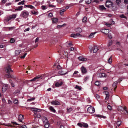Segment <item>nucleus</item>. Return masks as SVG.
<instances>
[{
  "instance_id": "obj_4",
  "label": "nucleus",
  "mask_w": 128,
  "mask_h": 128,
  "mask_svg": "<svg viewBox=\"0 0 128 128\" xmlns=\"http://www.w3.org/2000/svg\"><path fill=\"white\" fill-rule=\"evenodd\" d=\"M112 2L109 0H107L106 2V6L107 7L110 8L112 6Z\"/></svg>"
},
{
  "instance_id": "obj_25",
  "label": "nucleus",
  "mask_w": 128,
  "mask_h": 128,
  "mask_svg": "<svg viewBox=\"0 0 128 128\" xmlns=\"http://www.w3.org/2000/svg\"><path fill=\"white\" fill-rule=\"evenodd\" d=\"M66 10V9H62L60 10V14L62 16L64 14V12Z\"/></svg>"
},
{
  "instance_id": "obj_20",
  "label": "nucleus",
  "mask_w": 128,
  "mask_h": 128,
  "mask_svg": "<svg viewBox=\"0 0 128 128\" xmlns=\"http://www.w3.org/2000/svg\"><path fill=\"white\" fill-rule=\"evenodd\" d=\"M23 6H20L18 7L17 8L15 9L16 11H20L22 10V9Z\"/></svg>"
},
{
  "instance_id": "obj_18",
  "label": "nucleus",
  "mask_w": 128,
  "mask_h": 128,
  "mask_svg": "<svg viewBox=\"0 0 128 128\" xmlns=\"http://www.w3.org/2000/svg\"><path fill=\"white\" fill-rule=\"evenodd\" d=\"M49 110L52 112L55 113L56 112V110L52 106H50L49 108Z\"/></svg>"
},
{
  "instance_id": "obj_30",
  "label": "nucleus",
  "mask_w": 128,
  "mask_h": 128,
  "mask_svg": "<svg viewBox=\"0 0 128 128\" xmlns=\"http://www.w3.org/2000/svg\"><path fill=\"white\" fill-rule=\"evenodd\" d=\"M112 56H110V58L108 60V62L110 64H111L112 62Z\"/></svg>"
},
{
  "instance_id": "obj_52",
  "label": "nucleus",
  "mask_w": 128,
  "mask_h": 128,
  "mask_svg": "<svg viewBox=\"0 0 128 128\" xmlns=\"http://www.w3.org/2000/svg\"><path fill=\"white\" fill-rule=\"evenodd\" d=\"M14 104H18V100H17L15 99L14 101Z\"/></svg>"
},
{
  "instance_id": "obj_15",
  "label": "nucleus",
  "mask_w": 128,
  "mask_h": 128,
  "mask_svg": "<svg viewBox=\"0 0 128 128\" xmlns=\"http://www.w3.org/2000/svg\"><path fill=\"white\" fill-rule=\"evenodd\" d=\"M78 59L79 60L82 61H86V60L87 59L86 58H84L82 56H80L78 58Z\"/></svg>"
},
{
  "instance_id": "obj_37",
  "label": "nucleus",
  "mask_w": 128,
  "mask_h": 128,
  "mask_svg": "<svg viewBox=\"0 0 128 128\" xmlns=\"http://www.w3.org/2000/svg\"><path fill=\"white\" fill-rule=\"evenodd\" d=\"M112 42L111 40H109V43L108 44V47H109L112 45Z\"/></svg>"
},
{
  "instance_id": "obj_40",
  "label": "nucleus",
  "mask_w": 128,
  "mask_h": 128,
  "mask_svg": "<svg viewBox=\"0 0 128 128\" xmlns=\"http://www.w3.org/2000/svg\"><path fill=\"white\" fill-rule=\"evenodd\" d=\"M9 29V30H11L14 29L15 28V27L14 26L13 27H7Z\"/></svg>"
},
{
  "instance_id": "obj_26",
  "label": "nucleus",
  "mask_w": 128,
  "mask_h": 128,
  "mask_svg": "<svg viewBox=\"0 0 128 128\" xmlns=\"http://www.w3.org/2000/svg\"><path fill=\"white\" fill-rule=\"evenodd\" d=\"M76 32H82V30L80 28H76Z\"/></svg>"
},
{
  "instance_id": "obj_12",
  "label": "nucleus",
  "mask_w": 128,
  "mask_h": 128,
  "mask_svg": "<svg viewBox=\"0 0 128 128\" xmlns=\"http://www.w3.org/2000/svg\"><path fill=\"white\" fill-rule=\"evenodd\" d=\"M51 103L52 104H54L55 105H60V103L59 102L56 100L53 101L51 102Z\"/></svg>"
},
{
  "instance_id": "obj_21",
  "label": "nucleus",
  "mask_w": 128,
  "mask_h": 128,
  "mask_svg": "<svg viewBox=\"0 0 128 128\" xmlns=\"http://www.w3.org/2000/svg\"><path fill=\"white\" fill-rule=\"evenodd\" d=\"M20 90H16L15 91L12 92V93L13 94H18L20 93Z\"/></svg>"
},
{
  "instance_id": "obj_58",
  "label": "nucleus",
  "mask_w": 128,
  "mask_h": 128,
  "mask_svg": "<svg viewBox=\"0 0 128 128\" xmlns=\"http://www.w3.org/2000/svg\"><path fill=\"white\" fill-rule=\"evenodd\" d=\"M72 108H70L69 109H67V111L68 112V113L72 111Z\"/></svg>"
},
{
  "instance_id": "obj_13",
  "label": "nucleus",
  "mask_w": 128,
  "mask_h": 128,
  "mask_svg": "<svg viewBox=\"0 0 128 128\" xmlns=\"http://www.w3.org/2000/svg\"><path fill=\"white\" fill-rule=\"evenodd\" d=\"M41 76H38L30 80V82L35 81L36 80H38V79L40 78Z\"/></svg>"
},
{
  "instance_id": "obj_28",
  "label": "nucleus",
  "mask_w": 128,
  "mask_h": 128,
  "mask_svg": "<svg viewBox=\"0 0 128 128\" xmlns=\"http://www.w3.org/2000/svg\"><path fill=\"white\" fill-rule=\"evenodd\" d=\"M25 6L28 8H30L31 9H35L34 7L31 5H26Z\"/></svg>"
},
{
  "instance_id": "obj_17",
  "label": "nucleus",
  "mask_w": 128,
  "mask_h": 128,
  "mask_svg": "<svg viewBox=\"0 0 128 128\" xmlns=\"http://www.w3.org/2000/svg\"><path fill=\"white\" fill-rule=\"evenodd\" d=\"M46 123L44 124V127L46 128H48L49 126V124L48 123V120L46 118Z\"/></svg>"
},
{
  "instance_id": "obj_29",
  "label": "nucleus",
  "mask_w": 128,
  "mask_h": 128,
  "mask_svg": "<svg viewBox=\"0 0 128 128\" xmlns=\"http://www.w3.org/2000/svg\"><path fill=\"white\" fill-rule=\"evenodd\" d=\"M87 18L86 16L84 17L82 19V22L84 23H85L87 22Z\"/></svg>"
},
{
  "instance_id": "obj_64",
  "label": "nucleus",
  "mask_w": 128,
  "mask_h": 128,
  "mask_svg": "<svg viewBox=\"0 0 128 128\" xmlns=\"http://www.w3.org/2000/svg\"><path fill=\"white\" fill-rule=\"evenodd\" d=\"M72 45V43L70 42L68 43V46H71Z\"/></svg>"
},
{
  "instance_id": "obj_10",
  "label": "nucleus",
  "mask_w": 128,
  "mask_h": 128,
  "mask_svg": "<svg viewBox=\"0 0 128 128\" xmlns=\"http://www.w3.org/2000/svg\"><path fill=\"white\" fill-rule=\"evenodd\" d=\"M34 10H32L31 11V14L36 15L38 14V12L36 10L34 9Z\"/></svg>"
},
{
  "instance_id": "obj_57",
  "label": "nucleus",
  "mask_w": 128,
  "mask_h": 128,
  "mask_svg": "<svg viewBox=\"0 0 128 128\" xmlns=\"http://www.w3.org/2000/svg\"><path fill=\"white\" fill-rule=\"evenodd\" d=\"M11 123L12 124H15L16 125H20V124H18V123H17L16 122H11Z\"/></svg>"
},
{
  "instance_id": "obj_9",
  "label": "nucleus",
  "mask_w": 128,
  "mask_h": 128,
  "mask_svg": "<svg viewBox=\"0 0 128 128\" xmlns=\"http://www.w3.org/2000/svg\"><path fill=\"white\" fill-rule=\"evenodd\" d=\"M81 68V70L82 73L84 74L86 73L87 71L86 68L84 66H82Z\"/></svg>"
},
{
  "instance_id": "obj_60",
  "label": "nucleus",
  "mask_w": 128,
  "mask_h": 128,
  "mask_svg": "<svg viewBox=\"0 0 128 128\" xmlns=\"http://www.w3.org/2000/svg\"><path fill=\"white\" fill-rule=\"evenodd\" d=\"M106 25L108 27H110L112 26L111 24L109 23H106Z\"/></svg>"
},
{
  "instance_id": "obj_41",
  "label": "nucleus",
  "mask_w": 128,
  "mask_h": 128,
  "mask_svg": "<svg viewBox=\"0 0 128 128\" xmlns=\"http://www.w3.org/2000/svg\"><path fill=\"white\" fill-rule=\"evenodd\" d=\"M66 24H64L62 25H58L57 26V27L58 28H60L63 27L64 26L66 25Z\"/></svg>"
},
{
  "instance_id": "obj_44",
  "label": "nucleus",
  "mask_w": 128,
  "mask_h": 128,
  "mask_svg": "<svg viewBox=\"0 0 128 128\" xmlns=\"http://www.w3.org/2000/svg\"><path fill=\"white\" fill-rule=\"evenodd\" d=\"M88 126V124H87L83 123V126L84 128H87Z\"/></svg>"
},
{
  "instance_id": "obj_8",
  "label": "nucleus",
  "mask_w": 128,
  "mask_h": 128,
  "mask_svg": "<svg viewBox=\"0 0 128 128\" xmlns=\"http://www.w3.org/2000/svg\"><path fill=\"white\" fill-rule=\"evenodd\" d=\"M97 76L99 77H104L106 76V74L104 73L100 72L97 74Z\"/></svg>"
},
{
  "instance_id": "obj_46",
  "label": "nucleus",
  "mask_w": 128,
  "mask_h": 128,
  "mask_svg": "<svg viewBox=\"0 0 128 128\" xmlns=\"http://www.w3.org/2000/svg\"><path fill=\"white\" fill-rule=\"evenodd\" d=\"M62 68L60 66V65L59 64H58V65L57 66V67H56V69L57 68L58 69V70L62 69Z\"/></svg>"
},
{
  "instance_id": "obj_38",
  "label": "nucleus",
  "mask_w": 128,
  "mask_h": 128,
  "mask_svg": "<svg viewBox=\"0 0 128 128\" xmlns=\"http://www.w3.org/2000/svg\"><path fill=\"white\" fill-rule=\"evenodd\" d=\"M75 88L80 90H81L82 89V88L80 86L77 85L76 86Z\"/></svg>"
},
{
  "instance_id": "obj_62",
  "label": "nucleus",
  "mask_w": 128,
  "mask_h": 128,
  "mask_svg": "<svg viewBox=\"0 0 128 128\" xmlns=\"http://www.w3.org/2000/svg\"><path fill=\"white\" fill-rule=\"evenodd\" d=\"M108 34V38L110 39H111L112 38V36L111 34Z\"/></svg>"
},
{
  "instance_id": "obj_51",
  "label": "nucleus",
  "mask_w": 128,
  "mask_h": 128,
  "mask_svg": "<svg viewBox=\"0 0 128 128\" xmlns=\"http://www.w3.org/2000/svg\"><path fill=\"white\" fill-rule=\"evenodd\" d=\"M77 125L81 127L83 126V124H82L80 122L78 123Z\"/></svg>"
},
{
  "instance_id": "obj_14",
  "label": "nucleus",
  "mask_w": 128,
  "mask_h": 128,
  "mask_svg": "<svg viewBox=\"0 0 128 128\" xmlns=\"http://www.w3.org/2000/svg\"><path fill=\"white\" fill-rule=\"evenodd\" d=\"M109 30L107 29L102 30V32L104 34H108L109 32Z\"/></svg>"
},
{
  "instance_id": "obj_11",
  "label": "nucleus",
  "mask_w": 128,
  "mask_h": 128,
  "mask_svg": "<svg viewBox=\"0 0 128 128\" xmlns=\"http://www.w3.org/2000/svg\"><path fill=\"white\" fill-rule=\"evenodd\" d=\"M101 11H103L106 10V8H105L104 6L102 5H100L98 8Z\"/></svg>"
},
{
  "instance_id": "obj_54",
  "label": "nucleus",
  "mask_w": 128,
  "mask_h": 128,
  "mask_svg": "<svg viewBox=\"0 0 128 128\" xmlns=\"http://www.w3.org/2000/svg\"><path fill=\"white\" fill-rule=\"evenodd\" d=\"M124 66H128V62L126 64H124L122 65V68H123Z\"/></svg>"
},
{
  "instance_id": "obj_55",
  "label": "nucleus",
  "mask_w": 128,
  "mask_h": 128,
  "mask_svg": "<svg viewBox=\"0 0 128 128\" xmlns=\"http://www.w3.org/2000/svg\"><path fill=\"white\" fill-rule=\"evenodd\" d=\"M95 84L96 85L98 86L100 85V83L98 81H96L95 83Z\"/></svg>"
},
{
  "instance_id": "obj_31",
  "label": "nucleus",
  "mask_w": 128,
  "mask_h": 128,
  "mask_svg": "<svg viewBox=\"0 0 128 128\" xmlns=\"http://www.w3.org/2000/svg\"><path fill=\"white\" fill-rule=\"evenodd\" d=\"M118 110L122 111L124 110V108L122 106H118Z\"/></svg>"
},
{
  "instance_id": "obj_2",
  "label": "nucleus",
  "mask_w": 128,
  "mask_h": 128,
  "mask_svg": "<svg viewBox=\"0 0 128 128\" xmlns=\"http://www.w3.org/2000/svg\"><path fill=\"white\" fill-rule=\"evenodd\" d=\"M29 15L28 12L26 10H24L20 14V16L23 18H27Z\"/></svg>"
},
{
  "instance_id": "obj_23",
  "label": "nucleus",
  "mask_w": 128,
  "mask_h": 128,
  "mask_svg": "<svg viewBox=\"0 0 128 128\" xmlns=\"http://www.w3.org/2000/svg\"><path fill=\"white\" fill-rule=\"evenodd\" d=\"M21 52V51L20 50H16L15 51V55H18Z\"/></svg>"
},
{
  "instance_id": "obj_34",
  "label": "nucleus",
  "mask_w": 128,
  "mask_h": 128,
  "mask_svg": "<svg viewBox=\"0 0 128 128\" xmlns=\"http://www.w3.org/2000/svg\"><path fill=\"white\" fill-rule=\"evenodd\" d=\"M78 71H75L74 72V73L73 74V76H72L73 77H78V76H76V75H75V74L78 73Z\"/></svg>"
},
{
  "instance_id": "obj_43",
  "label": "nucleus",
  "mask_w": 128,
  "mask_h": 128,
  "mask_svg": "<svg viewBox=\"0 0 128 128\" xmlns=\"http://www.w3.org/2000/svg\"><path fill=\"white\" fill-rule=\"evenodd\" d=\"M25 2V1L24 0H22V1L20 2H19L18 4V5H20V4H23L24 3V2Z\"/></svg>"
},
{
  "instance_id": "obj_48",
  "label": "nucleus",
  "mask_w": 128,
  "mask_h": 128,
  "mask_svg": "<svg viewBox=\"0 0 128 128\" xmlns=\"http://www.w3.org/2000/svg\"><path fill=\"white\" fill-rule=\"evenodd\" d=\"M42 10H44L47 9V7L46 6L43 5L42 6Z\"/></svg>"
},
{
  "instance_id": "obj_59",
  "label": "nucleus",
  "mask_w": 128,
  "mask_h": 128,
  "mask_svg": "<svg viewBox=\"0 0 128 128\" xmlns=\"http://www.w3.org/2000/svg\"><path fill=\"white\" fill-rule=\"evenodd\" d=\"M107 108L108 109L110 110L112 109V106L110 105L108 106Z\"/></svg>"
},
{
  "instance_id": "obj_63",
  "label": "nucleus",
  "mask_w": 128,
  "mask_h": 128,
  "mask_svg": "<svg viewBox=\"0 0 128 128\" xmlns=\"http://www.w3.org/2000/svg\"><path fill=\"white\" fill-rule=\"evenodd\" d=\"M52 14L51 13H49L48 15V16L50 18L52 17Z\"/></svg>"
},
{
  "instance_id": "obj_50",
  "label": "nucleus",
  "mask_w": 128,
  "mask_h": 128,
  "mask_svg": "<svg viewBox=\"0 0 128 128\" xmlns=\"http://www.w3.org/2000/svg\"><path fill=\"white\" fill-rule=\"evenodd\" d=\"M27 54V53H25L23 56H22L20 57V58H24L25 57Z\"/></svg>"
},
{
  "instance_id": "obj_6",
  "label": "nucleus",
  "mask_w": 128,
  "mask_h": 128,
  "mask_svg": "<svg viewBox=\"0 0 128 128\" xmlns=\"http://www.w3.org/2000/svg\"><path fill=\"white\" fill-rule=\"evenodd\" d=\"M62 81H58L56 82L55 84V86L56 87H58L61 86L63 84Z\"/></svg>"
},
{
  "instance_id": "obj_47",
  "label": "nucleus",
  "mask_w": 128,
  "mask_h": 128,
  "mask_svg": "<svg viewBox=\"0 0 128 128\" xmlns=\"http://www.w3.org/2000/svg\"><path fill=\"white\" fill-rule=\"evenodd\" d=\"M15 40L13 38H10V42L11 43H13L14 42Z\"/></svg>"
},
{
  "instance_id": "obj_36",
  "label": "nucleus",
  "mask_w": 128,
  "mask_h": 128,
  "mask_svg": "<svg viewBox=\"0 0 128 128\" xmlns=\"http://www.w3.org/2000/svg\"><path fill=\"white\" fill-rule=\"evenodd\" d=\"M92 0H85V2L87 4H88L91 3Z\"/></svg>"
},
{
  "instance_id": "obj_49",
  "label": "nucleus",
  "mask_w": 128,
  "mask_h": 128,
  "mask_svg": "<svg viewBox=\"0 0 128 128\" xmlns=\"http://www.w3.org/2000/svg\"><path fill=\"white\" fill-rule=\"evenodd\" d=\"M116 125L117 126H118L119 127V126L120 125V121H118L116 122Z\"/></svg>"
},
{
  "instance_id": "obj_5",
  "label": "nucleus",
  "mask_w": 128,
  "mask_h": 128,
  "mask_svg": "<svg viewBox=\"0 0 128 128\" xmlns=\"http://www.w3.org/2000/svg\"><path fill=\"white\" fill-rule=\"evenodd\" d=\"M88 111L91 114L94 113L95 112V109L92 107H90L87 109Z\"/></svg>"
},
{
  "instance_id": "obj_39",
  "label": "nucleus",
  "mask_w": 128,
  "mask_h": 128,
  "mask_svg": "<svg viewBox=\"0 0 128 128\" xmlns=\"http://www.w3.org/2000/svg\"><path fill=\"white\" fill-rule=\"evenodd\" d=\"M24 118V116L20 114L18 116V119H23Z\"/></svg>"
},
{
  "instance_id": "obj_27",
  "label": "nucleus",
  "mask_w": 128,
  "mask_h": 128,
  "mask_svg": "<svg viewBox=\"0 0 128 128\" xmlns=\"http://www.w3.org/2000/svg\"><path fill=\"white\" fill-rule=\"evenodd\" d=\"M16 14H14L10 15L9 16L10 18H11V19L12 18H15L16 17Z\"/></svg>"
},
{
  "instance_id": "obj_16",
  "label": "nucleus",
  "mask_w": 128,
  "mask_h": 128,
  "mask_svg": "<svg viewBox=\"0 0 128 128\" xmlns=\"http://www.w3.org/2000/svg\"><path fill=\"white\" fill-rule=\"evenodd\" d=\"M31 109L32 111L34 112V114H36V112H37V111L39 112V111L38 110H40V109H38L37 108H31Z\"/></svg>"
},
{
  "instance_id": "obj_3",
  "label": "nucleus",
  "mask_w": 128,
  "mask_h": 128,
  "mask_svg": "<svg viewBox=\"0 0 128 128\" xmlns=\"http://www.w3.org/2000/svg\"><path fill=\"white\" fill-rule=\"evenodd\" d=\"M89 48L91 52H92L93 50L94 53H96L98 50V47L97 46H94L93 48L92 47L89 46Z\"/></svg>"
},
{
  "instance_id": "obj_24",
  "label": "nucleus",
  "mask_w": 128,
  "mask_h": 128,
  "mask_svg": "<svg viewBox=\"0 0 128 128\" xmlns=\"http://www.w3.org/2000/svg\"><path fill=\"white\" fill-rule=\"evenodd\" d=\"M58 74L60 75H63L66 74V73L65 72L62 70H61L58 72Z\"/></svg>"
},
{
  "instance_id": "obj_56",
  "label": "nucleus",
  "mask_w": 128,
  "mask_h": 128,
  "mask_svg": "<svg viewBox=\"0 0 128 128\" xmlns=\"http://www.w3.org/2000/svg\"><path fill=\"white\" fill-rule=\"evenodd\" d=\"M35 99V98H31L29 99H28V101H31L34 100Z\"/></svg>"
},
{
  "instance_id": "obj_22",
  "label": "nucleus",
  "mask_w": 128,
  "mask_h": 128,
  "mask_svg": "<svg viewBox=\"0 0 128 128\" xmlns=\"http://www.w3.org/2000/svg\"><path fill=\"white\" fill-rule=\"evenodd\" d=\"M7 87L6 85H4L3 86L2 89V92L3 93H4L6 90L7 89Z\"/></svg>"
},
{
  "instance_id": "obj_53",
  "label": "nucleus",
  "mask_w": 128,
  "mask_h": 128,
  "mask_svg": "<svg viewBox=\"0 0 128 128\" xmlns=\"http://www.w3.org/2000/svg\"><path fill=\"white\" fill-rule=\"evenodd\" d=\"M19 127L20 128H26V126L25 125H23L21 126H20Z\"/></svg>"
},
{
  "instance_id": "obj_35",
  "label": "nucleus",
  "mask_w": 128,
  "mask_h": 128,
  "mask_svg": "<svg viewBox=\"0 0 128 128\" xmlns=\"http://www.w3.org/2000/svg\"><path fill=\"white\" fill-rule=\"evenodd\" d=\"M95 33H91L89 36H88L89 38H93L94 36Z\"/></svg>"
},
{
  "instance_id": "obj_7",
  "label": "nucleus",
  "mask_w": 128,
  "mask_h": 128,
  "mask_svg": "<svg viewBox=\"0 0 128 128\" xmlns=\"http://www.w3.org/2000/svg\"><path fill=\"white\" fill-rule=\"evenodd\" d=\"M78 36L81 37L82 36L79 33H77L76 34H72L70 35V37L74 38H76Z\"/></svg>"
},
{
  "instance_id": "obj_1",
  "label": "nucleus",
  "mask_w": 128,
  "mask_h": 128,
  "mask_svg": "<svg viewBox=\"0 0 128 128\" xmlns=\"http://www.w3.org/2000/svg\"><path fill=\"white\" fill-rule=\"evenodd\" d=\"M11 66L9 64H8L6 68V72L8 73V74L5 75V77H6L10 78H12L14 79L15 80H16V77L13 75L11 74L10 72H13V71L12 70L11 68Z\"/></svg>"
},
{
  "instance_id": "obj_19",
  "label": "nucleus",
  "mask_w": 128,
  "mask_h": 128,
  "mask_svg": "<svg viewBox=\"0 0 128 128\" xmlns=\"http://www.w3.org/2000/svg\"><path fill=\"white\" fill-rule=\"evenodd\" d=\"M117 82H114L112 84V86L114 87V90H115L117 86Z\"/></svg>"
},
{
  "instance_id": "obj_33",
  "label": "nucleus",
  "mask_w": 128,
  "mask_h": 128,
  "mask_svg": "<svg viewBox=\"0 0 128 128\" xmlns=\"http://www.w3.org/2000/svg\"><path fill=\"white\" fill-rule=\"evenodd\" d=\"M120 17L121 18H124L126 20L127 19V18L126 16H125L124 15V14L120 15Z\"/></svg>"
},
{
  "instance_id": "obj_61",
  "label": "nucleus",
  "mask_w": 128,
  "mask_h": 128,
  "mask_svg": "<svg viewBox=\"0 0 128 128\" xmlns=\"http://www.w3.org/2000/svg\"><path fill=\"white\" fill-rule=\"evenodd\" d=\"M109 96V94H107V95H106V96L105 99L106 100H107L108 99Z\"/></svg>"
},
{
  "instance_id": "obj_32",
  "label": "nucleus",
  "mask_w": 128,
  "mask_h": 128,
  "mask_svg": "<svg viewBox=\"0 0 128 128\" xmlns=\"http://www.w3.org/2000/svg\"><path fill=\"white\" fill-rule=\"evenodd\" d=\"M52 22L53 23H56L58 22V19L57 18H54L52 19Z\"/></svg>"
},
{
  "instance_id": "obj_45",
  "label": "nucleus",
  "mask_w": 128,
  "mask_h": 128,
  "mask_svg": "<svg viewBox=\"0 0 128 128\" xmlns=\"http://www.w3.org/2000/svg\"><path fill=\"white\" fill-rule=\"evenodd\" d=\"M126 107L125 106L124 108V110L126 111V112L124 113L125 114H128V111L126 110Z\"/></svg>"
},
{
  "instance_id": "obj_42",
  "label": "nucleus",
  "mask_w": 128,
  "mask_h": 128,
  "mask_svg": "<svg viewBox=\"0 0 128 128\" xmlns=\"http://www.w3.org/2000/svg\"><path fill=\"white\" fill-rule=\"evenodd\" d=\"M116 4L118 5L121 2V0H116Z\"/></svg>"
}]
</instances>
